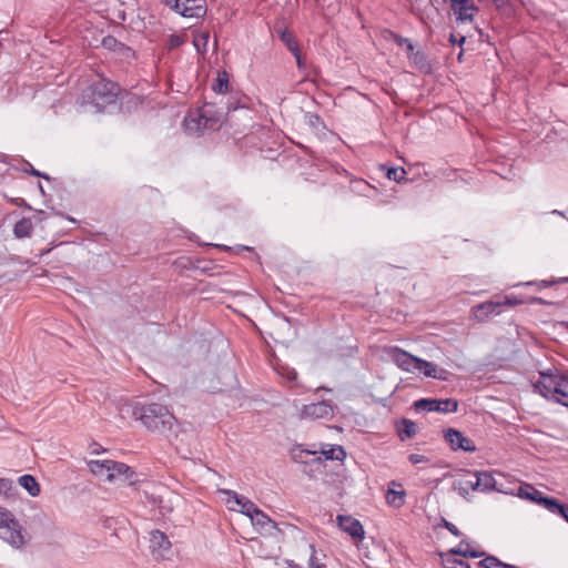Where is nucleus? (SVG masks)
Instances as JSON below:
<instances>
[{
    "label": "nucleus",
    "instance_id": "obj_1",
    "mask_svg": "<svg viewBox=\"0 0 568 568\" xmlns=\"http://www.w3.org/2000/svg\"><path fill=\"white\" fill-rule=\"evenodd\" d=\"M124 409L130 412L134 419L140 420L152 433L168 434L173 430L176 422L173 414L159 403L131 404L126 405Z\"/></svg>",
    "mask_w": 568,
    "mask_h": 568
},
{
    "label": "nucleus",
    "instance_id": "obj_2",
    "mask_svg": "<svg viewBox=\"0 0 568 568\" xmlns=\"http://www.w3.org/2000/svg\"><path fill=\"white\" fill-rule=\"evenodd\" d=\"M90 473L99 480L113 486L134 485L139 481L136 473L126 464L112 459L88 462Z\"/></svg>",
    "mask_w": 568,
    "mask_h": 568
},
{
    "label": "nucleus",
    "instance_id": "obj_3",
    "mask_svg": "<svg viewBox=\"0 0 568 568\" xmlns=\"http://www.w3.org/2000/svg\"><path fill=\"white\" fill-rule=\"evenodd\" d=\"M538 381L535 382V393L547 400L568 407V372L558 368L538 369Z\"/></svg>",
    "mask_w": 568,
    "mask_h": 568
},
{
    "label": "nucleus",
    "instance_id": "obj_4",
    "mask_svg": "<svg viewBox=\"0 0 568 568\" xmlns=\"http://www.w3.org/2000/svg\"><path fill=\"white\" fill-rule=\"evenodd\" d=\"M221 494L226 496L224 501L230 510L246 515L251 519L252 525L258 530L268 531L275 527L271 518L246 497L231 490H221Z\"/></svg>",
    "mask_w": 568,
    "mask_h": 568
},
{
    "label": "nucleus",
    "instance_id": "obj_5",
    "mask_svg": "<svg viewBox=\"0 0 568 568\" xmlns=\"http://www.w3.org/2000/svg\"><path fill=\"white\" fill-rule=\"evenodd\" d=\"M222 122L221 113H216L211 105H204L201 110L187 114L184 119V126L190 134H200L205 130L219 129Z\"/></svg>",
    "mask_w": 568,
    "mask_h": 568
},
{
    "label": "nucleus",
    "instance_id": "obj_6",
    "mask_svg": "<svg viewBox=\"0 0 568 568\" xmlns=\"http://www.w3.org/2000/svg\"><path fill=\"white\" fill-rule=\"evenodd\" d=\"M524 302V298L514 294L496 296L494 300L474 306L471 314L476 321L486 322L491 316L499 315L504 307H515Z\"/></svg>",
    "mask_w": 568,
    "mask_h": 568
},
{
    "label": "nucleus",
    "instance_id": "obj_7",
    "mask_svg": "<svg viewBox=\"0 0 568 568\" xmlns=\"http://www.w3.org/2000/svg\"><path fill=\"white\" fill-rule=\"evenodd\" d=\"M0 537L14 548H22L28 537L23 534L22 527L14 516L6 509L0 508Z\"/></svg>",
    "mask_w": 568,
    "mask_h": 568
},
{
    "label": "nucleus",
    "instance_id": "obj_8",
    "mask_svg": "<svg viewBox=\"0 0 568 568\" xmlns=\"http://www.w3.org/2000/svg\"><path fill=\"white\" fill-rule=\"evenodd\" d=\"M148 550L152 559L162 562L172 557V542L161 530H151L148 538Z\"/></svg>",
    "mask_w": 568,
    "mask_h": 568
},
{
    "label": "nucleus",
    "instance_id": "obj_9",
    "mask_svg": "<svg viewBox=\"0 0 568 568\" xmlns=\"http://www.w3.org/2000/svg\"><path fill=\"white\" fill-rule=\"evenodd\" d=\"M334 409L328 402H318L303 405L298 410V418L302 420L329 419Z\"/></svg>",
    "mask_w": 568,
    "mask_h": 568
},
{
    "label": "nucleus",
    "instance_id": "obj_10",
    "mask_svg": "<svg viewBox=\"0 0 568 568\" xmlns=\"http://www.w3.org/2000/svg\"><path fill=\"white\" fill-rule=\"evenodd\" d=\"M119 88L111 81L101 80L94 84L93 102L97 105H103L114 102Z\"/></svg>",
    "mask_w": 568,
    "mask_h": 568
},
{
    "label": "nucleus",
    "instance_id": "obj_11",
    "mask_svg": "<svg viewBox=\"0 0 568 568\" xmlns=\"http://www.w3.org/2000/svg\"><path fill=\"white\" fill-rule=\"evenodd\" d=\"M444 437L453 450L460 449L469 453L476 450L475 443L457 429L449 428L445 430Z\"/></svg>",
    "mask_w": 568,
    "mask_h": 568
},
{
    "label": "nucleus",
    "instance_id": "obj_12",
    "mask_svg": "<svg viewBox=\"0 0 568 568\" xmlns=\"http://www.w3.org/2000/svg\"><path fill=\"white\" fill-rule=\"evenodd\" d=\"M174 10L183 17L201 18L205 14L203 0H174Z\"/></svg>",
    "mask_w": 568,
    "mask_h": 568
},
{
    "label": "nucleus",
    "instance_id": "obj_13",
    "mask_svg": "<svg viewBox=\"0 0 568 568\" xmlns=\"http://www.w3.org/2000/svg\"><path fill=\"white\" fill-rule=\"evenodd\" d=\"M386 352L395 364L403 371L408 373H413L415 371L418 357H415L398 347H388Z\"/></svg>",
    "mask_w": 568,
    "mask_h": 568
},
{
    "label": "nucleus",
    "instance_id": "obj_14",
    "mask_svg": "<svg viewBox=\"0 0 568 568\" xmlns=\"http://www.w3.org/2000/svg\"><path fill=\"white\" fill-rule=\"evenodd\" d=\"M337 524L339 528L348 534L355 540H362L364 538L365 531L362 524L352 516H337Z\"/></svg>",
    "mask_w": 568,
    "mask_h": 568
},
{
    "label": "nucleus",
    "instance_id": "obj_15",
    "mask_svg": "<svg viewBox=\"0 0 568 568\" xmlns=\"http://www.w3.org/2000/svg\"><path fill=\"white\" fill-rule=\"evenodd\" d=\"M452 9L457 17V19L462 22L471 21L475 13L477 12V8L474 4L473 0H450Z\"/></svg>",
    "mask_w": 568,
    "mask_h": 568
},
{
    "label": "nucleus",
    "instance_id": "obj_16",
    "mask_svg": "<svg viewBox=\"0 0 568 568\" xmlns=\"http://www.w3.org/2000/svg\"><path fill=\"white\" fill-rule=\"evenodd\" d=\"M418 405H425L428 407L430 412H442V413H454L457 410L458 404L456 400L447 398V399H423L418 403Z\"/></svg>",
    "mask_w": 568,
    "mask_h": 568
},
{
    "label": "nucleus",
    "instance_id": "obj_17",
    "mask_svg": "<svg viewBox=\"0 0 568 568\" xmlns=\"http://www.w3.org/2000/svg\"><path fill=\"white\" fill-rule=\"evenodd\" d=\"M395 487H400V485L392 483L385 496L386 503L390 507L400 508L405 504L406 493L404 489H396Z\"/></svg>",
    "mask_w": 568,
    "mask_h": 568
},
{
    "label": "nucleus",
    "instance_id": "obj_18",
    "mask_svg": "<svg viewBox=\"0 0 568 568\" xmlns=\"http://www.w3.org/2000/svg\"><path fill=\"white\" fill-rule=\"evenodd\" d=\"M535 504L542 506L549 513L558 515L559 511H564V505L559 504L557 499L546 497L541 491L535 489Z\"/></svg>",
    "mask_w": 568,
    "mask_h": 568
},
{
    "label": "nucleus",
    "instance_id": "obj_19",
    "mask_svg": "<svg viewBox=\"0 0 568 568\" xmlns=\"http://www.w3.org/2000/svg\"><path fill=\"white\" fill-rule=\"evenodd\" d=\"M415 371L423 373L426 377L445 379V371L438 369L435 364L422 358H418Z\"/></svg>",
    "mask_w": 568,
    "mask_h": 568
},
{
    "label": "nucleus",
    "instance_id": "obj_20",
    "mask_svg": "<svg viewBox=\"0 0 568 568\" xmlns=\"http://www.w3.org/2000/svg\"><path fill=\"white\" fill-rule=\"evenodd\" d=\"M457 554H463L466 556V552H463L462 550H450L449 554H446L442 556V564L445 568H470L469 564L466 562L463 559H459L456 557Z\"/></svg>",
    "mask_w": 568,
    "mask_h": 568
},
{
    "label": "nucleus",
    "instance_id": "obj_21",
    "mask_svg": "<svg viewBox=\"0 0 568 568\" xmlns=\"http://www.w3.org/2000/svg\"><path fill=\"white\" fill-rule=\"evenodd\" d=\"M470 471L465 473L462 477L454 481V489L464 498H467L471 493V480L469 479Z\"/></svg>",
    "mask_w": 568,
    "mask_h": 568
},
{
    "label": "nucleus",
    "instance_id": "obj_22",
    "mask_svg": "<svg viewBox=\"0 0 568 568\" xmlns=\"http://www.w3.org/2000/svg\"><path fill=\"white\" fill-rule=\"evenodd\" d=\"M278 34L287 49L296 57L298 64H301L300 49L293 33L287 30H278Z\"/></svg>",
    "mask_w": 568,
    "mask_h": 568
},
{
    "label": "nucleus",
    "instance_id": "obj_23",
    "mask_svg": "<svg viewBox=\"0 0 568 568\" xmlns=\"http://www.w3.org/2000/svg\"><path fill=\"white\" fill-rule=\"evenodd\" d=\"M321 453L325 456L326 459L331 460H344L346 457V452L339 445H327L322 447Z\"/></svg>",
    "mask_w": 568,
    "mask_h": 568
},
{
    "label": "nucleus",
    "instance_id": "obj_24",
    "mask_svg": "<svg viewBox=\"0 0 568 568\" xmlns=\"http://www.w3.org/2000/svg\"><path fill=\"white\" fill-rule=\"evenodd\" d=\"M19 484L23 487L32 497L40 494V486L36 478L31 475H23L19 478Z\"/></svg>",
    "mask_w": 568,
    "mask_h": 568
},
{
    "label": "nucleus",
    "instance_id": "obj_25",
    "mask_svg": "<svg viewBox=\"0 0 568 568\" xmlns=\"http://www.w3.org/2000/svg\"><path fill=\"white\" fill-rule=\"evenodd\" d=\"M209 40H210L209 31H195L194 32L193 44L199 53L203 54L206 52Z\"/></svg>",
    "mask_w": 568,
    "mask_h": 568
},
{
    "label": "nucleus",
    "instance_id": "obj_26",
    "mask_svg": "<svg viewBox=\"0 0 568 568\" xmlns=\"http://www.w3.org/2000/svg\"><path fill=\"white\" fill-rule=\"evenodd\" d=\"M33 229L32 222L29 219L20 220L13 229L14 235L19 239L27 237L31 234Z\"/></svg>",
    "mask_w": 568,
    "mask_h": 568
},
{
    "label": "nucleus",
    "instance_id": "obj_27",
    "mask_svg": "<svg viewBox=\"0 0 568 568\" xmlns=\"http://www.w3.org/2000/svg\"><path fill=\"white\" fill-rule=\"evenodd\" d=\"M275 369L277 374L287 382H295L297 378L296 371L286 364H276Z\"/></svg>",
    "mask_w": 568,
    "mask_h": 568
},
{
    "label": "nucleus",
    "instance_id": "obj_28",
    "mask_svg": "<svg viewBox=\"0 0 568 568\" xmlns=\"http://www.w3.org/2000/svg\"><path fill=\"white\" fill-rule=\"evenodd\" d=\"M416 424L412 420L404 419L402 426L398 428V434L402 440L410 438L416 434Z\"/></svg>",
    "mask_w": 568,
    "mask_h": 568
},
{
    "label": "nucleus",
    "instance_id": "obj_29",
    "mask_svg": "<svg viewBox=\"0 0 568 568\" xmlns=\"http://www.w3.org/2000/svg\"><path fill=\"white\" fill-rule=\"evenodd\" d=\"M479 478V486L481 487V491L490 490L495 488V479L490 473L487 471H477Z\"/></svg>",
    "mask_w": 568,
    "mask_h": 568
},
{
    "label": "nucleus",
    "instance_id": "obj_30",
    "mask_svg": "<svg viewBox=\"0 0 568 568\" xmlns=\"http://www.w3.org/2000/svg\"><path fill=\"white\" fill-rule=\"evenodd\" d=\"M406 171L402 168H392L387 172V178L389 180H394L396 182H400L404 180Z\"/></svg>",
    "mask_w": 568,
    "mask_h": 568
},
{
    "label": "nucleus",
    "instance_id": "obj_31",
    "mask_svg": "<svg viewBox=\"0 0 568 568\" xmlns=\"http://www.w3.org/2000/svg\"><path fill=\"white\" fill-rule=\"evenodd\" d=\"M214 90L219 92H225L227 90V74L225 72L219 73Z\"/></svg>",
    "mask_w": 568,
    "mask_h": 568
},
{
    "label": "nucleus",
    "instance_id": "obj_32",
    "mask_svg": "<svg viewBox=\"0 0 568 568\" xmlns=\"http://www.w3.org/2000/svg\"><path fill=\"white\" fill-rule=\"evenodd\" d=\"M557 283H568V276L567 277H558V278H555L551 281H540L538 283L535 282V286H537L538 288H544L549 285L557 284Z\"/></svg>",
    "mask_w": 568,
    "mask_h": 568
},
{
    "label": "nucleus",
    "instance_id": "obj_33",
    "mask_svg": "<svg viewBox=\"0 0 568 568\" xmlns=\"http://www.w3.org/2000/svg\"><path fill=\"white\" fill-rule=\"evenodd\" d=\"M409 462L414 465L428 463L429 459L420 454H410L408 457Z\"/></svg>",
    "mask_w": 568,
    "mask_h": 568
},
{
    "label": "nucleus",
    "instance_id": "obj_34",
    "mask_svg": "<svg viewBox=\"0 0 568 568\" xmlns=\"http://www.w3.org/2000/svg\"><path fill=\"white\" fill-rule=\"evenodd\" d=\"M518 496L532 500L531 487L529 485L520 486L518 489Z\"/></svg>",
    "mask_w": 568,
    "mask_h": 568
},
{
    "label": "nucleus",
    "instance_id": "obj_35",
    "mask_svg": "<svg viewBox=\"0 0 568 568\" xmlns=\"http://www.w3.org/2000/svg\"><path fill=\"white\" fill-rule=\"evenodd\" d=\"M469 479L471 480V491H481V487L479 486L480 481H479L477 471L470 473Z\"/></svg>",
    "mask_w": 568,
    "mask_h": 568
},
{
    "label": "nucleus",
    "instance_id": "obj_36",
    "mask_svg": "<svg viewBox=\"0 0 568 568\" xmlns=\"http://www.w3.org/2000/svg\"><path fill=\"white\" fill-rule=\"evenodd\" d=\"M183 43H184V39L180 36H171V38L169 40V45L171 49L178 48Z\"/></svg>",
    "mask_w": 568,
    "mask_h": 568
},
{
    "label": "nucleus",
    "instance_id": "obj_37",
    "mask_svg": "<svg viewBox=\"0 0 568 568\" xmlns=\"http://www.w3.org/2000/svg\"><path fill=\"white\" fill-rule=\"evenodd\" d=\"M312 556L310 559V568H325V565L321 564L315 556V550L312 548Z\"/></svg>",
    "mask_w": 568,
    "mask_h": 568
},
{
    "label": "nucleus",
    "instance_id": "obj_38",
    "mask_svg": "<svg viewBox=\"0 0 568 568\" xmlns=\"http://www.w3.org/2000/svg\"><path fill=\"white\" fill-rule=\"evenodd\" d=\"M12 483L7 479H0V489L11 488Z\"/></svg>",
    "mask_w": 568,
    "mask_h": 568
},
{
    "label": "nucleus",
    "instance_id": "obj_39",
    "mask_svg": "<svg viewBox=\"0 0 568 568\" xmlns=\"http://www.w3.org/2000/svg\"><path fill=\"white\" fill-rule=\"evenodd\" d=\"M568 523V505H564V511L558 513Z\"/></svg>",
    "mask_w": 568,
    "mask_h": 568
},
{
    "label": "nucleus",
    "instance_id": "obj_40",
    "mask_svg": "<svg viewBox=\"0 0 568 568\" xmlns=\"http://www.w3.org/2000/svg\"><path fill=\"white\" fill-rule=\"evenodd\" d=\"M446 527L452 534L458 535V530L453 524L446 523Z\"/></svg>",
    "mask_w": 568,
    "mask_h": 568
},
{
    "label": "nucleus",
    "instance_id": "obj_41",
    "mask_svg": "<svg viewBox=\"0 0 568 568\" xmlns=\"http://www.w3.org/2000/svg\"><path fill=\"white\" fill-rule=\"evenodd\" d=\"M487 562L490 565V567H491V566H495V567H499V568H516L515 566H511V565H508V566H500V565L496 564V561H494V560H493V561H491V560H489V561H487Z\"/></svg>",
    "mask_w": 568,
    "mask_h": 568
},
{
    "label": "nucleus",
    "instance_id": "obj_42",
    "mask_svg": "<svg viewBox=\"0 0 568 568\" xmlns=\"http://www.w3.org/2000/svg\"><path fill=\"white\" fill-rule=\"evenodd\" d=\"M494 2L498 8L503 7L506 3V0H489Z\"/></svg>",
    "mask_w": 568,
    "mask_h": 568
},
{
    "label": "nucleus",
    "instance_id": "obj_43",
    "mask_svg": "<svg viewBox=\"0 0 568 568\" xmlns=\"http://www.w3.org/2000/svg\"><path fill=\"white\" fill-rule=\"evenodd\" d=\"M449 40H450V42H453V43H455V42L457 41L454 34H450Z\"/></svg>",
    "mask_w": 568,
    "mask_h": 568
},
{
    "label": "nucleus",
    "instance_id": "obj_44",
    "mask_svg": "<svg viewBox=\"0 0 568 568\" xmlns=\"http://www.w3.org/2000/svg\"><path fill=\"white\" fill-rule=\"evenodd\" d=\"M534 302L535 303H544V301L541 298H537V297L534 298Z\"/></svg>",
    "mask_w": 568,
    "mask_h": 568
},
{
    "label": "nucleus",
    "instance_id": "obj_45",
    "mask_svg": "<svg viewBox=\"0 0 568 568\" xmlns=\"http://www.w3.org/2000/svg\"><path fill=\"white\" fill-rule=\"evenodd\" d=\"M465 41V37H462L459 40V43H463Z\"/></svg>",
    "mask_w": 568,
    "mask_h": 568
},
{
    "label": "nucleus",
    "instance_id": "obj_46",
    "mask_svg": "<svg viewBox=\"0 0 568 568\" xmlns=\"http://www.w3.org/2000/svg\"><path fill=\"white\" fill-rule=\"evenodd\" d=\"M471 557H477L475 552L469 554Z\"/></svg>",
    "mask_w": 568,
    "mask_h": 568
},
{
    "label": "nucleus",
    "instance_id": "obj_47",
    "mask_svg": "<svg viewBox=\"0 0 568 568\" xmlns=\"http://www.w3.org/2000/svg\"><path fill=\"white\" fill-rule=\"evenodd\" d=\"M288 568H297L296 566H290Z\"/></svg>",
    "mask_w": 568,
    "mask_h": 568
}]
</instances>
